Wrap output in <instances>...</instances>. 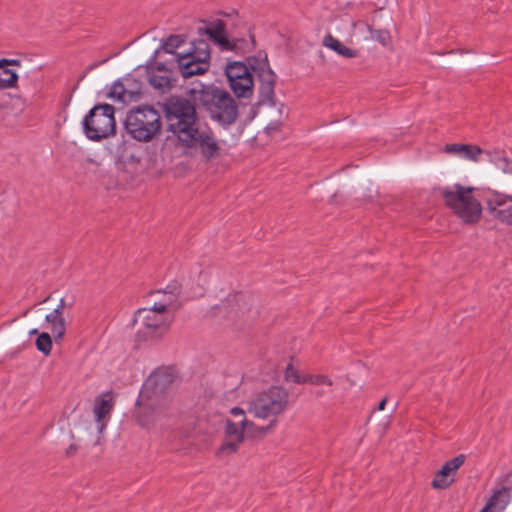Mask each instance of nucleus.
I'll use <instances>...</instances> for the list:
<instances>
[{"label":"nucleus","mask_w":512,"mask_h":512,"mask_svg":"<svg viewBox=\"0 0 512 512\" xmlns=\"http://www.w3.org/2000/svg\"><path fill=\"white\" fill-rule=\"evenodd\" d=\"M174 375L167 368L155 370L144 382L139 393L135 420L145 429L162 428L173 415L172 393Z\"/></svg>","instance_id":"nucleus-1"},{"label":"nucleus","mask_w":512,"mask_h":512,"mask_svg":"<svg viewBox=\"0 0 512 512\" xmlns=\"http://www.w3.org/2000/svg\"><path fill=\"white\" fill-rule=\"evenodd\" d=\"M192 92L213 121L223 127L236 122L238 104L228 91L215 85H201V89H192Z\"/></svg>","instance_id":"nucleus-2"},{"label":"nucleus","mask_w":512,"mask_h":512,"mask_svg":"<svg viewBox=\"0 0 512 512\" xmlns=\"http://www.w3.org/2000/svg\"><path fill=\"white\" fill-rule=\"evenodd\" d=\"M163 111L168 122V131L177 140L190 141L191 133L196 132L199 119L194 104L181 96H170L163 104Z\"/></svg>","instance_id":"nucleus-3"},{"label":"nucleus","mask_w":512,"mask_h":512,"mask_svg":"<svg viewBox=\"0 0 512 512\" xmlns=\"http://www.w3.org/2000/svg\"><path fill=\"white\" fill-rule=\"evenodd\" d=\"M290 405V393L282 386H271L247 401V412L257 419L273 420L284 413Z\"/></svg>","instance_id":"nucleus-4"},{"label":"nucleus","mask_w":512,"mask_h":512,"mask_svg":"<svg viewBox=\"0 0 512 512\" xmlns=\"http://www.w3.org/2000/svg\"><path fill=\"white\" fill-rule=\"evenodd\" d=\"M473 191V187L460 184L441 190L445 204L466 224L477 223L482 215V206L473 197Z\"/></svg>","instance_id":"nucleus-5"},{"label":"nucleus","mask_w":512,"mask_h":512,"mask_svg":"<svg viewBox=\"0 0 512 512\" xmlns=\"http://www.w3.org/2000/svg\"><path fill=\"white\" fill-rule=\"evenodd\" d=\"M173 318L171 313H164L148 306L138 309L134 315L137 340L158 342L169 331Z\"/></svg>","instance_id":"nucleus-6"},{"label":"nucleus","mask_w":512,"mask_h":512,"mask_svg":"<svg viewBox=\"0 0 512 512\" xmlns=\"http://www.w3.org/2000/svg\"><path fill=\"white\" fill-rule=\"evenodd\" d=\"M127 133L135 140L149 142L161 132V117L150 106H141L127 113L125 122Z\"/></svg>","instance_id":"nucleus-7"},{"label":"nucleus","mask_w":512,"mask_h":512,"mask_svg":"<svg viewBox=\"0 0 512 512\" xmlns=\"http://www.w3.org/2000/svg\"><path fill=\"white\" fill-rule=\"evenodd\" d=\"M115 107L110 104L95 105L82 121L85 136L92 141L114 136L116 133Z\"/></svg>","instance_id":"nucleus-8"},{"label":"nucleus","mask_w":512,"mask_h":512,"mask_svg":"<svg viewBox=\"0 0 512 512\" xmlns=\"http://www.w3.org/2000/svg\"><path fill=\"white\" fill-rule=\"evenodd\" d=\"M232 418L225 420L224 439L217 450L218 456H230L236 453L245 439L244 409L233 407Z\"/></svg>","instance_id":"nucleus-9"},{"label":"nucleus","mask_w":512,"mask_h":512,"mask_svg":"<svg viewBox=\"0 0 512 512\" xmlns=\"http://www.w3.org/2000/svg\"><path fill=\"white\" fill-rule=\"evenodd\" d=\"M210 58L208 43L204 40L198 41L194 50L187 54H178L177 61L184 78L201 75L208 71Z\"/></svg>","instance_id":"nucleus-10"},{"label":"nucleus","mask_w":512,"mask_h":512,"mask_svg":"<svg viewBox=\"0 0 512 512\" xmlns=\"http://www.w3.org/2000/svg\"><path fill=\"white\" fill-rule=\"evenodd\" d=\"M484 202L487 212L495 221L512 227V195L487 189Z\"/></svg>","instance_id":"nucleus-11"},{"label":"nucleus","mask_w":512,"mask_h":512,"mask_svg":"<svg viewBox=\"0 0 512 512\" xmlns=\"http://www.w3.org/2000/svg\"><path fill=\"white\" fill-rule=\"evenodd\" d=\"M443 151L447 154L455 155L473 162H478L480 156L483 153H486L489 156L490 161L495 162L503 170V172L509 171L508 168L510 161L506 156L498 152H486L477 145L462 143L446 144L443 148Z\"/></svg>","instance_id":"nucleus-12"},{"label":"nucleus","mask_w":512,"mask_h":512,"mask_svg":"<svg viewBox=\"0 0 512 512\" xmlns=\"http://www.w3.org/2000/svg\"><path fill=\"white\" fill-rule=\"evenodd\" d=\"M190 141H180L179 143L185 148H197L205 161H211L220 156L221 148L219 143L210 129H201L199 126L196 132L191 133Z\"/></svg>","instance_id":"nucleus-13"},{"label":"nucleus","mask_w":512,"mask_h":512,"mask_svg":"<svg viewBox=\"0 0 512 512\" xmlns=\"http://www.w3.org/2000/svg\"><path fill=\"white\" fill-rule=\"evenodd\" d=\"M180 294L181 285L177 282L170 283L165 289H159L148 293V307L164 313H171V315L174 316L175 311L180 306Z\"/></svg>","instance_id":"nucleus-14"},{"label":"nucleus","mask_w":512,"mask_h":512,"mask_svg":"<svg viewBox=\"0 0 512 512\" xmlns=\"http://www.w3.org/2000/svg\"><path fill=\"white\" fill-rule=\"evenodd\" d=\"M248 62L258 77L261 101L273 103L276 74L270 68L267 56L249 58Z\"/></svg>","instance_id":"nucleus-15"},{"label":"nucleus","mask_w":512,"mask_h":512,"mask_svg":"<svg viewBox=\"0 0 512 512\" xmlns=\"http://www.w3.org/2000/svg\"><path fill=\"white\" fill-rule=\"evenodd\" d=\"M205 26L199 27L198 32L200 34H206L216 44L220 45L224 50L238 51L245 50L243 44H248L243 40H230L227 38L225 33L226 25L224 21L218 19L213 22H204Z\"/></svg>","instance_id":"nucleus-16"},{"label":"nucleus","mask_w":512,"mask_h":512,"mask_svg":"<svg viewBox=\"0 0 512 512\" xmlns=\"http://www.w3.org/2000/svg\"><path fill=\"white\" fill-rule=\"evenodd\" d=\"M466 456L459 454L451 460L446 461L440 470H438L431 482V486L436 490H445L454 482L458 469L464 464Z\"/></svg>","instance_id":"nucleus-17"},{"label":"nucleus","mask_w":512,"mask_h":512,"mask_svg":"<svg viewBox=\"0 0 512 512\" xmlns=\"http://www.w3.org/2000/svg\"><path fill=\"white\" fill-rule=\"evenodd\" d=\"M253 298L245 293H234L229 295L221 305L224 313L232 319L245 318L252 310Z\"/></svg>","instance_id":"nucleus-18"},{"label":"nucleus","mask_w":512,"mask_h":512,"mask_svg":"<svg viewBox=\"0 0 512 512\" xmlns=\"http://www.w3.org/2000/svg\"><path fill=\"white\" fill-rule=\"evenodd\" d=\"M113 397L111 393H105L96 398V403L94 407V416L96 422H98V432L102 433L106 428V423L104 419L110 414L113 409Z\"/></svg>","instance_id":"nucleus-19"},{"label":"nucleus","mask_w":512,"mask_h":512,"mask_svg":"<svg viewBox=\"0 0 512 512\" xmlns=\"http://www.w3.org/2000/svg\"><path fill=\"white\" fill-rule=\"evenodd\" d=\"M229 86L238 98H250L253 95V76L251 72L229 81Z\"/></svg>","instance_id":"nucleus-20"},{"label":"nucleus","mask_w":512,"mask_h":512,"mask_svg":"<svg viewBox=\"0 0 512 512\" xmlns=\"http://www.w3.org/2000/svg\"><path fill=\"white\" fill-rule=\"evenodd\" d=\"M137 86L134 79H125L124 82H116L113 84L108 96L118 101H126L127 97L132 98L134 94H139V91L129 89L130 86Z\"/></svg>","instance_id":"nucleus-21"},{"label":"nucleus","mask_w":512,"mask_h":512,"mask_svg":"<svg viewBox=\"0 0 512 512\" xmlns=\"http://www.w3.org/2000/svg\"><path fill=\"white\" fill-rule=\"evenodd\" d=\"M510 501V493L509 490L506 488H503L501 490L496 491L485 507V509L488 512H503L506 506L508 505Z\"/></svg>","instance_id":"nucleus-22"},{"label":"nucleus","mask_w":512,"mask_h":512,"mask_svg":"<svg viewBox=\"0 0 512 512\" xmlns=\"http://www.w3.org/2000/svg\"><path fill=\"white\" fill-rule=\"evenodd\" d=\"M45 320L50 324V330L55 341L62 340L66 332V322L63 315L57 311H52L46 315Z\"/></svg>","instance_id":"nucleus-23"},{"label":"nucleus","mask_w":512,"mask_h":512,"mask_svg":"<svg viewBox=\"0 0 512 512\" xmlns=\"http://www.w3.org/2000/svg\"><path fill=\"white\" fill-rule=\"evenodd\" d=\"M244 426L245 437L262 438L268 434V432L275 426V424L273 420H270L267 426H258L254 422L247 419L246 411L244 410Z\"/></svg>","instance_id":"nucleus-24"},{"label":"nucleus","mask_w":512,"mask_h":512,"mask_svg":"<svg viewBox=\"0 0 512 512\" xmlns=\"http://www.w3.org/2000/svg\"><path fill=\"white\" fill-rule=\"evenodd\" d=\"M248 72H250V70L243 62L228 63L225 68L228 82L237 79L239 76L246 75Z\"/></svg>","instance_id":"nucleus-25"},{"label":"nucleus","mask_w":512,"mask_h":512,"mask_svg":"<svg viewBox=\"0 0 512 512\" xmlns=\"http://www.w3.org/2000/svg\"><path fill=\"white\" fill-rule=\"evenodd\" d=\"M18 75L8 69L0 68V89H8L16 87Z\"/></svg>","instance_id":"nucleus-26"},{"label":"nucleus","mask_w":512,"mask_h":512,"mask_svg":"<svg viewBox=\"0 0 512 512\" xmlns=\"http://www.w3.org/2000/svg\"><path fill=\"white\" fill-rule=\"evenodd\" d=\"M150 84L161 91L169 90L172 87V81L170 77L167 75V72L165 74H152L149 78Z\"/></svg>","instance_id":"nucleus-27"},{"label":"nucleus","mask_w":512,"mask_h":512,"mask_svg":"<svg viewBox=\"0 0 512 512\" xmlns=\"http://www.w3.org/2000/svg\"><path fill=\"white\" fill-rule=\"evenodd\" d=\"M284 380L296 384H303L306 380V374H301L292 363H289L284 371Z\"/></svg>","instance_id":"nucleus-28"},{"label":"nucleus","mask_w":512,"mask_h":512,"mask_svg":"<svg viewBox=\"0 0 512 512\" xmlns=\"http://www.w3.org/2000/svg\"><path fill=\"white\" fill-rule=\"evenodd\" d=\"M36 347L44 355H49L52 349V338L49 333L42 332L36 339Z\"/></svg>","instance_id":"nucleus-29"},{"label":"nucleus","mask_w":512,"mask_h":512,"mask_svg":"<svg viewBox=\"0 0 512 512\" xmlns=\"http://www.w3.org/2000/svg\"><path fill=\"white\" fill-rule=\"evenodd\" d=\"M305 383H309L312 385H327L331 386L333 385L332 379H330L328 376L323 374H306V380Z\"/></svg>","instance_id":"nucleus-30"},{"label":"nucleus","mask_w":512,"mask_h":512,"mask_svg":"<svg viewBox=\"0 0 512 512\" xmlns=\"http://www.w3.org/2000/svg\"><path fill=\"white\" fill-rule=\"evenodd\" d=\"M184 40L179 35H171L163 43L162 48L167 53H174V50L183 44Z\"/></svg>","instance_id":"nucleus-31"},{"label":"nucleus","mask_w":512,"mask_h":512,"mask_svg":"<svg viewBox=\"0 0 512 512\" xmlns=\"http://www.w3.org/2000/svg\"><path fill=\"white\" fill-rule=\"evenodd\" d=\"M323 45L338 53L343 44L334 36L328 34L323 39Z\"/></svg>","instance_id":"nucleus-32"},{"label":"nucleus","mask_w":512,"mask_h":512,"mask_svg":"<svg viewBox=\"0 0 512 512\" xmlns=\"http://www.w3.org/2000/svg\"><path fill=\"white\" fill-rule=\"evenodd\" d=\"M338 54L345 58H354L357 56V52L355 50L350 49L349 47L342 45Z\"/></svg>","instance_id":"nucleus-33"},{"label":"nucleus","mask_w":512,"mask_h":512,"mask_svg":"<svg viewBox=\"0 0 512 512\" xmlns=\"http://www.w3.org/2000/svg\"><path fill=\"white\" fill-rule=\"evenodd\" d=\"M66 307H71V304H67L64 298H61L59 304L53 311H57L59 314L63 315L64 309Z\"/></svg>","instance_id":"nucleus-34"},{"label":"nucleus","mask_w":512,"mask_h":512,"mask_svg":"<svg viewBox=\"0 0 512 512\" xmlns=\"http://www.w3.org/2000/svg\"><path fill=\"white\" fill-rule=\"evenodd\" d=\"M7 65H20V61L15 59H0V68H6Z\"/></svg>","instance_id":"nucleus-35"},{"label":"nucleus","mask_w":512,"mask_h":512,"mask_svg":"<svg viewBox=\"0 0 512 512\" xmlns=\"http://www.w3.org/2000/svg\"><path fill=\"white\" fill-rule=\"evenodd\" d=\"M78 451V446L76 444H71L66 450H65V455L67 457H72L74 456Z\"/></svg>","instance_id":"nucleus-36"},{"label":"nucleus","mask_w":512,"mask_h":512,"mask_svg":"<svg viewBox=\"0 0 512 512\" xmlns=\"http://www.w3.org/2000/svg\"><path fill=\"white\" fill-rule=\"evenodd\" d=\"M378 40L385 45L387 41L389 40V35L387 32H379Z\"/></svg>","instance_id":"nucleus-37"},{"label":"nucleus","mask_w":512,"mask_h":512,"mask_svg":"<svg viewBox=\"0 0 512 512\" xmlns=\"http://www.w3.org/2000/svg\"><path fill=\"white\" fill-rule=\"evenodd\" d=\"M386 403H387V398L382 399V400L379 402L377 409H378L379 411L384 410V409H385V406H386Z\"/></svg>","instance_id":"nucleus-38"},{"label":"nucleus","mask_w":512,"mask_h":512,"mask_svg":"<svg viewBox=\"0 0 512 512\" xmlns=\"http://www.w3.org/2000/svg\"><path fill=\"white\" fill-rule=\"evenodd\" d=\"M30 334H31V335H34V334H38V335H39L40 333H38V330H37V329H32V330L30 331Z\"/></svg>","instance_id":"nucleus-39"},{"label":"nucleus","mask_w":512,"mask_h":512,"mask_svg":"<svg viewBox=\"0 0 512 512\" xmlns=\"http://www.w3.org/2000/svg\"><path fill=\"white\" fill-rule=\"evenodd\" d=\"M481 512H488V511H486L485 509H482Z\"/></svg>","instance_id":"nucleus-40"}]
</instances>
